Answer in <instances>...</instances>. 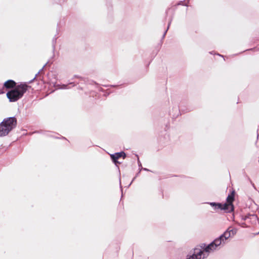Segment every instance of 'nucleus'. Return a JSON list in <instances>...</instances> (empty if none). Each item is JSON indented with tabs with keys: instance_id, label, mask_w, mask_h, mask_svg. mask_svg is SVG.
I'll return each instance as SVG.
<instances>
[{
	"instance_id": "obj_9",
	"label": "nucleus",
	"mask_w": 259,
	"mask_h": 259,
	"mask_svg": "<svg viewBox=\"0 0 259 259\" xmlns=\"http://www.w3.org/2000/svg\"><path fill=\"white\" fill-rule=\"evenodd\" d=\"M170 22H171L170 21V22H169V23H168V25L167 28V29L165 31L164 33V34H163V36H162V37H163V38H164V36H165V34H166V32H167V30H168V28H169V26L170 24Z\"/></svg>"
},
{
	"instance_id": "obj_2",
	"label": "nucleus",
	"mask_w": 259,
	"mask_h": 259,
	"mask_svg": "<svg viewBox=\"0 0 259 259\" xmlns=\"http://www.w3.org/2000/svg\"><path fill=\"white\" fill-rule=\"evenodd\" d=\"M28 85L25 83L20 84L7 93V96L10 102H16L21 98L27 90Z\"/></svg>"
},
{
	"instance_id": "obj_6",
	"label": "nucleus",
	"mask_w": 259,
	"mask_h": 259,
	"mask_svg": "<svg viewBox=\"0 0 259 259\" xmlns=\"http://www.w3.org/2000/svg\"><path fill=\"white\" fill-rule=\"evenodd\" d=\"M110 156L113 162L115 163V164L117 165V163H119V162L117 161V159L121 157H123V158H124L125 157V154L124 152H120L111 154Z\"/></svg>"
},
{
	"instance_id": "obj_3",
	"label": "nucleus",
	"mask_w": 259,
	"mask_h": 259,
	"mask_svg": "<svg viewBox=\"0 0 259 259\" xmlns=\"http://www.w3.org/2000/svg\"><path fill=\"white\" fill-rule=\"evenodd\" d=\"M235 191L232 190L227 198L226 203H224V207L226 208V211L227 212H231L234 210L233 202L235 199Z\"/></svg>"
},
{
	"instance_id": "obj_1",
	"label": "nucleus",
	"mask_w": 259,
	"mask_h": 259,
	"mask_svg": "<svg viewBox=\"0 0 259 259\" xmlns=\"http://www.w3.org/2000/svg\"><path fill=\"white\" fill-rule=\"evenodd\" d=\"M231 236L230 231L227 230L220 237L215 239L212 242L207 246L203 250L198 248L194 249V253L187 259H203L208 255V253L217 249L224 244L225 241Z\"/></svg>"
},
{
	"instance_id": "obj_12",
	"label": "nucleus",
	"mask_w": 259,
	"mask_h": 259,
	"mask_svg": "<svg viewBox=\"0 0 259 259\" xmlns=\"http://www.w3.org/2000/svg\"><path fill=\"white\" fill-rule=\"evenodd\" d=\"M37 75V74L35 75V77H34L33 79H35V77H36V76Z\"/></svg>"
},
{
	"instance_id": "obj_10",
	"label": "nucleus",
	"mask_w": 259,
	"mask_h": 259,
	"mask_svg": "<svg viewBox=\"0 0 259 259\" xmlns=\"http://www.w3.org/2000/svg\"><path fill=\"white\" fill-rule=\"evenodd\" d=\"M68 86V85H66V84H63L61 87L59 88V89H67V87Z\"/></svg>"
},
{
	"instance_id": "obj_11",
	"label": "nucleus",
	"mask_w": 259,
	"mask_h": 259,
	"mask_svg": "<svg viewBox=\"0 0 259 259\" xmlns=\"http://www.w3.org/2000/svg\"><path fill=\"white\" fill-rule=\"evenodd\" d=\"M4 93V91H2L1 90H0V94H3Z\"/></svg>"
},
{
	"instance_id": "obj_5",
	"label": "nucleus",
	"mask_w": 259,
	"mask_h": 259,
	"mask_svg": "<svg viewBox=\"0 0 259 259\" xmlns=\"http://www.w3.org/2000/svg\"><path fill=\"white\" fill-rule=\"evenodd\" d=\"M11 131L6 123H3V121L0 123V137H4L7 135Z\"/></svg>"
},
{
	"instance_id": "obj_7",
	"label": "nucleus",
	"mask_w": 259,
	"mask_h": 259,
	"mask_svg": "<svg viewBox=\"0 0 259 259\" xmlns=\"http://www.w3.org/2000/svg\"><path fill=\"white\" fill-rule=\"evenodd\" d=\"M210 205L214 207L215 210H224L226 211V208L224 207V204L220 203L211 202L210 203Z\"/></svg>"
},
{
	"instance_id": "obj_8",
	"label": "nucleus",
	"mask_w": 259,
	"mask_h": 259,
	"mask_svg": "<svg viewBox=\"0 0 259 259\" xmlns=\"http://www.w3.org/2000/svg\"><path fill=\"white\" fill-rule=\"evenodd\" d=\"M16 87V82L13 80H9L6 81L4 84V88L10 89Z\"/></svg>"
},
{
	"instance_id": "obj_4",
	"label": "nucleus",
	"mask_w": 259,
	"mask_h": 259,
	"mask_svg": "<svg viewBox=\"0 0 259 259\" xmlns=\"http://www.w3.org/2000/svg\"><path fill=\"white\" fill-rule=\"evenodd\" d=\"M3 123H6L11 131L17 125V119L15 117H11L5 118Z\"/></svg>"
}]
</instances>
